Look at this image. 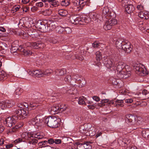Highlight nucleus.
Wrapping results in <instances>:
<instances>
[{"label": "nucleus", "mask_w": 149, "mask_h": 149, "mask_svg": "<svg viewBox=\"0 0 149 149\" xmlns=\"http://www.w3.org/2000/svg\"><path fill=\"white\" fill-rule=\"evenodd\" d=\"M75 144L77 146V149H84L83 143L78 142L76 143Z\"/></svg>", "instance_id": "4c0bfd02"}, {"label": "nucleus", "mask_w": 149, "mask_h": 149, "mask_svg": "<svg viewBox=\"0 0 149 149\" xmlns=\"http://www.w3.org/2000/svg\"><path fill=\"white\" fill-rule=\"evenodd\" d=\"M77 24H84L85 23L87 22V18L85 15L81 16L79 17H77Z\"/></svg>", "instance_id": "f3484780"}, {"label": "nucleus", "mask_w": 149, "mask_h": 149, "mask_svg": "<svg viewBox=\"0 0 149 149\" xmlns=\"http://www.w3.org/2000/svg\"><path fill=\"white\" fill-rule=\"evenodd\" d=\"M30 107L29 108H28V109H30V107L31 108H34L35 107H36L38 105L36 104L34 102L33 103V102H31L30 103Z\"/></svg>", "instance_id": "4d7b16f0"}, {"label": "nucleus", "mask_w": 149, "mask_h": 149, "mask_svg": "<svg viewBox=\"0 0 149 149\" xmlns=\"http://www.w3.org/2000/svg\"><path fill=\"white\" fill-rule=\"evenodd\" d=\"M125 43V41H123L121 39H118L116 42V47L118 49H122L123 45Z\"/></svg>", "instance_id": "4be33fe9"}, {"label": "nucleus", "mask_w": 149, "mask_h": 149, "mask_svg": "<svg viewBox=\"0 0 149 149\" xmlns=\"http://www.w3.org/2000/svg\"><path fill=\"white\" fill-rule=\"evenodd\" d=\"M101 101L102 102V103H104V104L105 103H108L109 104H111L109 103L110 102V101L111 100H109V99H106L104 100H102Z\"/></svg>", "instance_id": "69168bd1"}, {"label": "nucleus", "mask_w": 149, "mask_h": 149, "mask_svg": "<svg viewBox=\"0 0 149 149\" xmlns=\"http://www.w3.org/2000/svg\"><path fill=\"white\" fill-rule=\"evenodd\" d=\"M38 142V141L36 139H31L29 140V143L33 145H35Z\"/></svg>", "instance_id": "49530a36"}, {"label": "nucleus", "mask_w": 149, "mask_h": 149, "mask_svg": "<svg viewBox=\"0 0 149 149\" xmlns=\"http://www.w3.org/2000/svg\"><path fill=\"white\" fill-rule=\"evenodd\" d=\"M58 107V105L56 104L49 108L48 111L50 112V113L52 114H55L59 112Z\"/></svg>", "instance_id": "dca6fc26"}, {"label": "nucleus", "mask_w": 149, "mask_h": 149, "mask_svg": "<svg viewBox=\"0 0 149 149\" xmlns=\"http://www.w3.org/2000/svg\"><path fill=\"white\" fill-rule=\"evenodd\" d=\"M86 101H87V99L86 97L83 96L80 97L79 98L78 103L80 105H86Z\"/></svg>", "instance_id": "5701e85b"}, {"label": "nucleus", "mask_w": 149, "mask_h": 149, "mask_svg": "<svg viewBox=\"0 0 149 149\" xmlns=\"http://www.w3.org/2000/svg\"><path fill=\"white\" fill-rule=\"evenodd\" d=\"M72 80H75L74 82V84L77 81H79L81 80L79 76L77 74H73L72 76Z\"/></svg>", "instance_id": "cd10ccee"}, {"label": "nucleus", "mask_w": 149, "mask_h": 149, "mask_svg": "<svg viewBox=\"0 0 149 149\" xmlns=\"http://www.w3.org/2000/svg\"><path fill=\"white\" fill-rule=\"evenodd\" d=\"M64 28L61 26H58L56 28V31L59 34H61L64 32Z\"/></svg>", "instance_id": "58836bf2"}, {"label": "nucleus", "mask_w": 149, "mask_h": 149, "mask_svg": "<svg viewBox=\"0 0 149 149\" xmlns=\"http://www.w3.org/2000/svg\"><path fill=\"white\" fill-rule=\"evenodd\" d=\"M94 64L98 67H100L101 65V63L100 62V61H98L97 60L94 61Z\"/></svg>", "instance_id": "13d9d810"}, {"label": "nucleus", "mask_w": 149, "mask_h": 149, "mask_svg": "<svg viewBox=\"0 0 149 149\" xmlns=\"http://www.w3.org/2000/svg\"><path fill=\"white\" fill-rule=\"evenodd\" d=\"M109 9L107 7H106L104 8L102 11V18L103 20L107 19L108 13H109Z\"/></svg>", "instance_id": "412c9836"}, {"label": "nucleus", "mask_w": 149, "mask_h": 149, "mask_svg": "<svg viewBox=\"0 0 149 149\" xmlns=\"http://www.w3.org/2000/svg\"><path fill=\"white\" fill-rule=\"evenodd\" d=\"M87 106L89 109H93L95 108V107L94 106V104H92L90 105H87Z\"/></svg>", "instance_id": "338daca9"}, {"label": "nucleus", "mask_w": 149, "mask_h": 149, "mask_svg": "<svg viewBox=\"0 0 149 149\" xmlns=\"http://www.w3.org/2000/svg\"><path fill=\"white\" fill-rule=\"evenodd\" d=\"M33 136L34 137L38 139H42L44 137L43 134L42 133L37 132V133H34V135Z\"/></svg>", "instance_id": "bb28decb"}, {"label": "nucleus", "mask_w": 149, "mask_h": 149, "mask_svg": "<svg viewBox=\"0 0 149 149\" xmlns=\"http://www.w3.org/2000/svg\"><path fill=\"white\" fill-rule=\"evenodd\" d=\"M62 142L61 140L58 139H54V143L56 144H59Z\"/></svg>", "instance_id": "052dcab7"}, {"label": "nucleus", "mask_w": 149, "mask_h": 149, "mask_svg": "<svg viewBox=\"0 0 149 149\" xmlns=\"http://www.w3.org/2000/svg\"><path fill=\"white\" fill-rule=\"evenodd\" d=\"M42 118L40 116H37L35 118L30 120L29 123L30 125H36L38 127L42 125Z\"/></svg>", "instance_id": "0eeeda50"}, {"label": "nucleus", "mask_w": 149, "mask_h": 149, "mask_svg": "<svg viewBox=\"0 0 149 149\" xmlns=\"http://www.w3.org/2000/svg\"><path fill=\"white\" fill-rule=\"evenodd\" d=\"M125 103H131L133 102V100L132 98L124 99Z\"/></svg>", "instance_id": "bf43d9fd"}, {"label": "nucleus", "mask_w": 149, "mask_h": 149, "mask_svg": "<svg viewBox=\"0 0 149 149\" xmlns=\"http://www.w3.org/2000/svg\"><path fill=\"white\" fill-rule=\"evenodd\" d=\"M70 4L69 0H64L61 1V4L62 6H67Z\"/></svg>", "instance_id": "f704fd0d"}, {"label": "nucleus", "mask_w": 149, "mask_h": 149, "mask_svg": "<svg viewBox=\"0 0 149 149\" xmlns=\"http://www.w3.org/2000/svg\"><path fill=\"white\" fill-rule=\"evenodd\" d=\"M109 13H108V19L109 18H111V19H115L114 18L116 17V14L113 12L110 11Z\"/></svg>", "instance_id": "72a5a7b5"}, {"label": "nucleus", "mask_w": 149, "mask_h": 149, "mask_svg": "<svg viewBox=\"0 0 149 149\" xmlns=\"http://www.w3.org/2000/svg\"><path fill=\"white\" fill-rule=\"evenodd\" d=\"M95 55L96 56V60L98 61H100V59L102 58V54L101 52L99 51L95 53Z\"/></svg>", "instance_id": "c9c22d12"}, {"label": "nucleus", "mask_w": 149, "mask_h": 149, "mask_svg": "<svg viewBox=\"0 0 149 149\" xmlns=\"http://www.w3.org/2000/svg\"><path fill=\"white\" fill-rule=\"evenodd\" d=\"M100 43H98L97 42H94L93 44V46L94 48H98L99 47Z\"/></svg>", "instance_id": "5fc2aeb1"}, {"label": "nucleus", "mask_w": 149, "mask_h": 149, "mask_svg": "<svg viewBox=\"0 0 149 149\" xmlns=\"http://www.w3.org/2000/svg\"><path fill=\"white\" fill-rule=\"evenodd\" d=\"M103 20L105 22L103 28L106 30H110L113 26L117 23V20L116 19L111 18L108 19L107 18Z\"/></svg>", "instance_id": "39448f33"}, {"label": "nucleus", "mask_w": 149, "mask_h": 149, "mask_svg": "<svg viewBox=\"0 0 149 149\" xmlns=\"http://www.w3.org/2000/svg\"><path fill=\"white\" fill-rule=\"evenodd\" d=\"M22 52V54L24 56H30L32 54V53L30 50L25 49Z\"/></svg>", "instance_id": "473e14b6"}, {"label": "nucleus", "mask_w": 149, "mask_h": 149, "mask_svg": "<svg viewBox=\"0 0 149 149\" xmlns=\"http://www.w3.org/2000/svg\"><path fill=\"white\" fill-rule=\"evenodd\" d=\"M123 103L124 101L123 100L115 99L113 100L110 101L109 103L111 104L116 107H123L124 106Z\"/></svg>", "instance_id": "9d476101"}, {"label": "nucleus", "mask_w": 149, "mask_h": 149, "mask_svg": "<svg viewBox=\"0 0 149 149\" xmlns=\"http://www.w3.org/2000/svg\"><path fill=\"white\" fill-rule=\"evenodd\" d=\"M17 47L13 46L11 47V48L10 49L11 52L12 53L16 52V50L17 49Z\"/></svg>", "instance_id": "864d4df0"}, {"label": "nucleus", "mask_w": 149, "mask_h": 149, "mask_svg": "<svg viewBox=\"0 0 149 149\" xmlns=\"http://www.w3.org/2000/svg\"><path fill=\"white\" fill-rule=\"evenodd\" d=\"M59 15L62 17H65L68 15V12L67 10L63 9H61L58 11Z\"/></svg>", "instance_id": "b1692460"}, {"label": "nucleus", "mask_w": 149, "mask_h": 149, "mask_svg": "<svg viewBox=\"0 0 149 149\" xmlns=\"http://www.w3.org/2000/svg\"><path fill=\"white\" fill-rule=\"evenodd\" d=\"M7 107V105L6 103L0 101V109H4Z\"/></svg>", "instance_id": "ea45409f"}, {"label": "nucleus", "mask_w": 149, "mask_h": 149, "mask_svg": "<svg viewBox=\"0 0 149 149\" xmlns=\"http://www.w3.org/2000/svg\"><path fill=\"white\" fill-rule=\"evenodd\" d=\"M38 144L40 146H43V147H46V146H47V141H44L40 142H39Z\"/></svg>", "instance_id": "79ce46f5"}, {"label": "nucleus", "mask_w": 149, "mask_h": 149, "mask_svg": "<svg viewBox=\"0 0 149 149\" xmlns=\"http://www.w3.org/2000/svg\"><path fill=\"white\" fill-rule=\"evenodd\" d=\"M142 93L143 95H144L145 96H147L146 97H149V94L148 93V91L146 90H144L142 91Z\"/></svg>", "instance_id": "603ef678"}, {"label": "nucleus", "mask_w": 149, "mask_h": 149, "mask_svg": "<svg viewBox=\"0 0 149 149\" xmlns=\"http://www.w3.org/2000/svg\"><path fill=\"white\" fill-rule=\"evenodd\" d=\"M29 36L32 38H36L38 36V33L36 31L32 28L29 29L28 30Z\"/></svg>", "instance_id": "aec40b11"}, {"label": "nucleus", "mask_w": 149, "mask_h": 149, "mask_svg": "<svg viewBox=\"0 0 149 149\" xmlns=\"http://www.w3.org/2000/svg\"><path fill=\"white\" fill-rule=\"evenodd\" d=\"M47 145L49 144H53L54 143V139L52 138H50L48 139Z\"/></svg>", "instance_id": "6e6d98bb"}, {"label": "nucleus", "mask_w": 149, "mask_h": 149, "mask_svg": "<svg viewBox=\"0 0 149 149\" xmlns=\"http://www.w3.org/2000/svg\"><path fill=\"white\" fill-rule=\"evenodd\" d=\"M42 1L46 2L47 1L49 3L51 8L58 6L59 5V3L56 0H42Z\"/></svg>", "instance_id": "2eb2a0df"}, {"label": "nucleus", "mask_w": 149, "mask_h": 149, "mask_svg": "<svg viewBox=\"0 0 149 149\" xmlns=\"http://www.w3.org/2000/svg\"><path fill=\"white\" fill-rule=\"evenodd\" d=\"M25 139H31V138H33L34 137V133L33 134L31 133L30 132H28L27 133H25Z\"/></svg>", "instance_id": "c756f323"}, {"label": "nucleus", "mask_w": 149, "mask_h": 149, "mask_svg": "<svg viewBox=\"0 0 149 149\" xmlns=\"http://www.w3.org/2000/svg\"><path fill=\"white\" fill-rule=\"evenodd\" d=\"M65 70L64 69L58 70H57L58 74L59 75H62L65 74Z\"/></svg>", "instance_id": "a19ab883"}, {"label": "nucleus", "mask_w": 149, "mask_h": 149, "mask_svg": "<svg viewBox=\"0 0 149 149\" xmlns=\"http://www.w3.org/2000/svg\"><path fill=\"white\" fill-rule=\"evenodd\" d=\"M18 46H19L18 41L17 40H16L12 42L11 47H13V46L18 47Z\"/></svg>", "instance_id": "8fccbe9b"}, {"label": "nucleus", "mask_w": 149, "mask_h": 149, "mask_svg": "<svg viewBox=\"0 0 149 149\" xmlns=\"http://www.w3.org/2000/svg\"><path fill=\"white\" fill-rule=\"evenodd\" d=\"M125 11L128 14H130L133 12L135 8L131 4H125Z\"/></svg>", "instance_id": "6ab92c4d"}, {"label": "nucleus", "mask_w": 149, "mask_h": 149, "mask_svg": "<svg viewBox=\"0 0 149 149\" xmlns=\"http://www.w3.org/2000/svg\"><path fill=\"white\" fill-rule=\"evenodd\" d=\"M57 105H58V109H59V111H64L66 107H65L64 105L61 104H57Z\"/></svg>", "instance_id": "37998d69"}, {"label": "nucleus", "mask_w": 149, "mask_h": 149, "mask_svg": "<svg viewBox=\"0 0 149 149\" xmlns=\"http://www.w3.org/2000/svg\"><path fill=\"white\" fill-rule=\"evenodd\" d=\"M77 16L75 15H72L69 17V20L72 24H76L77 19Z\"/></svg>", "instance_id": "393cba45"}, {"label": "nucleus", "mask_w": 149, "mask_h": 149, "mask_svg": "<svg viewBox=\"0 0 149 149\" xmlns=\"http://www.w3.org/2000/svg\"><path fill=\"white\" fill-rule=\"evenodd\" d=\"M93 99L96 102H98L100 100V99L99 97L96 96H93Z\"/></svg>", "instance_id": "774afa93"}, {"label": "nucleus", "mask_w": 149, "mask_h": 149, "mask_svg": "<svg viewBox=\"0 0 149 149\" xmlns=\"http://www.w3.org/2000/svg\"><path fill=\"white\" fill-rule=\"evenodd\" d=\"M52 37L48 36L45 37V39L46 41L51 43L52 42Z\"/></svg>", "instance_id": "680f3d73"}, {"label": "nucleus", "mask_w": 149, "mask_h": 149, "mask_svg": "<svg viewBox=\"0 0 149 149\" xmlns=\"http://www.w3.org/2000/svg\"><path fill=\"white\" fill-rule=\"evenodd\" d=\"M120 58V55L116 53L112 54L109 58L106 61V67L111 71L116 70L117 72V76L120 78L125 79L130 77L131 72L127 71L125 68V64L123 62H118Z\"/></svg>", "instance_id": "f257e3e1"}, {"label": "nucleus", "mask_w": 149, "mask_h": 149, "mask_svg": "<svg viewBox=\"0 0 149 149\" xmlns=\"http://www.w3.org/2000/svg\"><path fill=\"white\" fill-rule=\"evenodd\" d=\"M134 70L136 73L140 76H144L147 74L146 70L144 66L137 64L134 67Z\"/></svg>", "instance_id": "423d86ee"}, {"label": "nucleus", "mask_w": 149, "mask_h": 149, "mask_svg": "<svg viewBox=\"0 0 149 149\" xmlns=\"http://www.w3.org/2000/svg\"><path fill=\"white\" fill-rule=\"evenodd\" d=\"M27 45L37 49H42L45 47V45L44 43L41 41L34 42H28L27 43Z\"/></svg>", "instance_id": "1a4fd4ad"}, {"label": "nucleus", "mask_w": 149, "mask_h": 149, "mask_svg": "<svg viewBox=\"0 0 149 149\" xmlns=\"http://www.w3.org/2000/svg\"><path fill=\"white\" fill-rule=\"evenodd\" d=\"M65 58L67 59H75V56L72 54H70L65 56Z\"/></svg>", "instance_id": "a18cd8bd"}, {"label": "nucleus", "mask_w": 149, "mask_h": 149, "mask_svg": "<svg viewBox=\"0 0 149 149\" xmlns=\"http://www.w3.org/2000/svg\"><path fill=\"white\" fill-rule=\"evenodd\" d=\"M72 78L70 75H68L65 77L64 79L66 82H70L72 85H75L72 81L71 82V81L72 80H71Z\"/></svg>", "instance_id": "a878e982"}, {"label": "nucleus", "mask_w": 149, "mask_h": 149, "mask_svg": "<svg viewBox=\"0 0 149 149\" xmlns=\"http://www.w3.org/2000/svg\"><path fill=\"white\" fill-rule=\"evenodd\" d=\"M125 120L126 123H131L132 125L136 121L135 116L130 114H128L125 116Z\"/></svg>", "instance_id": "4468645a"}, {"label": "nucleus", "mask_w": 149, "mask_h": 149, "mask_svg": "<svg viewBox=\"0 0 149 149\" xmlns=\"http://www.w3.org/2000/svg\"><path fill=\"white\" fill-rule=\"evenodd\" d=\"M22 90L21 88H18L15 91V93L16 95L19 96L21 94Z\"/></svg>", "instance_id": "09e8293b"}, {"label": "nucleus", "mask_w": 149, "mask_h": 149, "mask_svg": "<svg viewBox=\"0 0 149 149\" xmlns=\"http://www.w3.org/2000/svg\"><path fill=\"white\" fill-rule=\"evenodd\" d=\"M64 32L67 33H70L71 32V29L68 27H66L64 28Z\"/></svg>", "instance_id": "3c124183"}, {"label": "nucleus", "mask_w": 149, "mask_h": 149, "mask_svg": "<svg viewBox=\"0 0 149 149\" xmlns=\"http://www.w3.org/2000/svg\"><path fill=\"white\" fill-rule=\"evenodd\" d=\"M19 127L17 125H15L14 127H12L11 129H10V133L15 132L16 131Z\"/></svg>", "instance_id": "c03bdc74"}, {"label": "nucleus", "mask_w": 149, "mask_h": 149, "mask_svg": "<svg viewBox=\"0 0 149 149\" xmlns=\"http://www.w3.org/2000/svg\"><path fill=\"white\" fill-rule=\"evenodd\" d=\"M57 116H49L45 119V122L47 126L52 128H56L60 125L59 121L58 120Z\"/></svg>", "instance_id": "20e7f679"}, {"label": "nucleus", "mask_w": 149, "mask_h": 149, "mask_svg": "<svg viewBox=\"0 0 149 149\" xmlns=\"http://www.w3.org/2000/svg\"><path fill=\"white\" fill-rule=\"evenodd\" d=\"M13 113L15 114H17V116H13L10 118V123L11 124V126L14 125L16 123V120L17 118L19 119H24L26 118L28 115V113L24 109L19 108L16 109L13 111Z\"/></svg>", "instance_id": "f03ea898"}, {"label": "nucleus", "mask_w": 149, "mask_h": 149, "mask_svg": "<svg viewBox=\"0 0 149 149\" xmlns=\"http://www.w3.org/2000/svg\"><path fill=\"white\" fill-rule=\"evenodd\" d=\"M28 74L32 76L41 77L45 76H48L53 72L51 69H47L45 70H35L28 71Z\"/></svg>", "instance_id": "7ed1b4c3"}, {"label": "nucleus", "mask_w": 149, "mask_h": 149, "mask_svg": "<svg viewBox=\"0 0 149 149\" xmlns=\"http://www.w3.org/2000/svg\"><path fill=\"white\" fill-rule=\"evenodd\" d=\"M133 46L130 42H125V43L124 44L122 48L126 53H130L132 49Z\"/></svg>", "instance_id": "9b49d317"}, {"label": "nucleus", "mask_w": 149, "mask_h": 149, "mask_svg": "<svg viewBox=\"0 0 149 149\" xmlns=\"http://www.w3.org/2000/svg\"><path fill=\"white\" fill-rule=\"evenodd\" d=\"M52 12L50 10H45L42 11V14L45 16H49L51 14Z\"/></svg>", "instance_id": "7c9ffc66"}, {"label": "nucleus", "mask_w": 149, "mask_h": 149, "mask_svg": "<svg viewBox=\"0 0 149 149\" xmlns=\"http://www.w3.org/2000/svg\"><path fill=\"white\" fill-rule=\"evenodd\" d=\"M21 34L22 35L24 38H27L28 37L29 35V31L27 33H26L24 31L21 32Z\"/></svg>", "instance_id": "de8ad7c7"}, {"label": "nucleus", "mask_w": 149, "mask_h": 149, "mask_svg": "<svg viewBox=\"0 0 149 149\" xmlns=\"http://www.w3.org/2000/svg\"><path fill=\"white\" fill-rule=\"evenodd\" d=\"M91 143V142L90 141H86L83 143L84 149H87L91 148V146L89 144V143Z\"/></svg>", "instance_id": "e433bc0d"}, {"label": "nucleus", "mask_w": 149, "mask_h": 149, "mask_svg": "<svg viewBox=\"0 0 149 149\" xmlns=\"http://www.w3.org/2000/svg\"><path fill=\"white\" fill-rule=\"evenodd\" d=\"M138 16L139 17L141 18H143L145 16L144 13L142 11H141L139 13Z\"/></svg>", "instance_id": "e2e57ef3"}, {"label": "nucleus", "mask_w": 149, "mask_h": 149, "mask_svg": "<svg viewBox=\"0 0 149 149\" xmlns=\"http://www.w3.org/2000/svg\"><path fill=\"white\" fill-rule=\"evenodd\" d=\"M78 59L80 60H83L84 58L83 57L81 56H79L78 55H75V59Z\"/></svg>", "instance_id": "0e129e2a"}, {"label": "nucleus", "mask_w": 149, "mask_h": 149, "mask_svg": "<svg viewBox=\"0 0 149 149\" xmlns=\"http://www.w3.org/2000/svg\"><path fill=\"white\" fill-rule=\"evenodd\" d=\"M88 126V124L86 123L81 125L79 128V132L83 134H85L87 136H93L95 134V132H94L93 133H88L89 128L87 127Z\"/></svg>", "instance_id": "6e6552de"}, {"label": "nucleus", "mask_w": 149, "mask_h": 149, "mask_svg": "<svg viewBox=\"0 0 149 149\" xmlns=\"http://www.w3.org/2000/svg\"><path fill=\"white\" fill-rule=\"evenodd\" d=\"M89 16L91 19H92L93 21H96L98 19L101 20V16L95 12L90 13L89 14Z\"/></svg>", "instance_id": "a211bd4d"}, {"label": "nucleus", "mask_w": 149, "mask_h": 149, "mask_svg": "<svg viewBox=\"0 0 149 149\" xmlns=\"http://www.w3.org/2000/svg\"><path fill=\"white\" fill-rule=\"evenodd\" d=\"M72 2L74 6H83L86 5L87 2L89 1L90 0H72Z\"/></svg>", "instance_id": "ddd939ff"}, {"label": "nucleus", "mask_w": 149, "mask_h": 149, "mask_svg": "<svg viewBox=\"0 0 149 149\" xmlns=\"http://www.w3.org/2000/svg\"><path fill=\"white\" fill-rule=\"evenodd\" d=\"M6 74L3 71L0 72V80H5L6 78Z\"/></svg>", "instance_id": "c85d7f7f"}, {"label": "nucleus", "mask_w": 149, "mask_h": 149, "mask_svg": "<svg viewBox=\"0 0 149 149\" xmlns=\"http://www.w3.org/2000/svg\"><path fill=\"white\" fill-rule=\"evenodd\" d=\"M138 26L139 29L141 31H143L146 29V28H144V24L143 23V21H141L138 23Z\"/></svg>", "instance_id": "2f4dec72"}, {"label": "nucleus", "mask_w": 149, "mask_h": 149, "mask_svg": "<svg viewBox=\"0 0 149 149\" xmlns=\"http://www.w3.org/2000/svg\"><path fill=\"white\" fill-rule=\"evenodd\" d=\"M37 28L42 32H44L46 31V26L44 24L43 22H41L38 21L36 24Z\"/></svg>", "instance_id": "f8f14e48"}]
</instances>
